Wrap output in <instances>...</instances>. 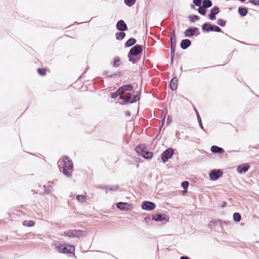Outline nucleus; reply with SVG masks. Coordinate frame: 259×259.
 Returning <instances> with one entry per match:
<instances>
[{
	"instance_id": "20e7f679",
	"label": "nucleus",
	"mask_w": 259,
	"mask_h": 259,
	"mask_svg": "<svg viewBox=\"0 0 259 259\" xmlns=\"http://www.w3.org/2000/svg\"><path fill=\"white\" fill-rule=\"evenodd\" d=\"M142 50H130L128 57L130 61L136 62L141 57Z\"/></svg>"
},
{
	"instance_id": "473e14b6",
	"label": "nucleus",
	"mask_w": 259,
	"mask_h": 259,
	"mask_svg": "<svg viewBox=\"0 0 259 259\" xmlns=\"http://www.w3.org/2000/svg\"><path fill=\"white\" fill-rule=\"evenodd\" d=\"M53 184L54 183L53 182H49L46 185H45L46 190H47V189L48 188V193H49L51 191V189H50L49 188H52Z\"/></svg>"
},
{
	"instance_id": "58836bf2",
	"label": "nucleus",
	"mask_w": 259,
	"mask_h": 259,
	"mask_svg": "<svg viewBox=\"0 0 259 259\" xmlns=\"http://www.w3.org/2000/svg\"><path fill=\"white\" fill-rule=\"evenodd\" d=\"M202 0H193V3L196 6L200 7L201 6Z\"/></svg>"
},
{
	"instance_id": "f03ea898",
	"label": "nucleus",
	"mask_w": 259,
	"mask_h": 259,
	"mask_svg": "<svg viewBox=\"0 0 259 259\" xmlns=\"http://www.w3.org/2000/svg\"><path fill=\"white\" fill-rule=\"evenodd\" d=\"M53 245L60 253L74 254L75 247L73 245L62 244L59 241H55Z\"/></svg>"
},
{
	"instance_id": "cd10ccee",
	"label": "nucleus",
	"mask_w": 259,
	"mask_h": 259,
	"mask_svg": "<svg viewBox=\"0 0 259 259\" xmlns=\"http://www.w3.org/2000/svg\"><path fill=\"white\" fill-rule=\"evenodd\" d=\"M37 72L40 75L44 76L47 74V69L46 68H38Z\"/></svg>"
},
{
	"instance_id": "6e6552de",
	"label": "nucleus",
	"mask_w": 259,
	"mask_h": 259,
	"mask_svg": "<svg viewBox=\"0 0 259 259\" xmlns=\"http://www.w3.org/2000/svg\"><path fill=\"white\" fill-rule=\"evenodd\" d=\"M199 29L197 27H192L188 28L184 32V34L186 37H189L195 34H199Z\"/></svg>"
},
{
	"instance_id": "a878e982",
	"label": "nucleus",
	"mask_w": 259,
	"mask_h": 259,
	"mask_svg": "<svg viewBox=\"0 0 259 259\" xmlns=\"http://www.w3.org/2000/svg\"><path fill=\"white\" fill-rule=\"evenodd\" d=\"M170 44H171V48L170 49H175L176 47V42L175 39V32H174V37H170Z\"/></svg>"
},
{
	"instance_id": "f8f14e48",
	"label": "nucleus",
	"mask_w": 259,
	"mask_h": 259,
	"mask_svg": "<svg viewBox=\"0 0 259 259\" xmlns=\"http://www.w3.org/2000/svg\"><path fill=\"white\" fill-rule=\"evenodd\" d=\"M219 8L215 6L212 8L210 10V14L208 16L209 18L211 20L215 19V15L219 13Z\"/></svg>"
},
{
	"instance_id": "4c0bfd02",
	"label": "nucleus",
	"mask_w": 259,
	"mask_h": 259,
	"mask_svg": "<svg viewBox=\"0 0 259 259\" xmlns=\"http://www.w3.org/2000/svg\"><path fill=\"white\" fill-rule=\"evenodd\" d=\"M189 186V183L187 181H184L182 183V186L184 189H187Z\"/></svg>"
},
{
	"instance_id": "c9c22d12",
	"label": "nucleus",
	"mask_w": 259,
	"mask_h": 259,
	"mask_svg": "<svg viewBox=\"0 0 259 259\" xmlns=\"http://www.w3.org/2000/svg\"><path fill=\"white\" fill-rule=\"evenodd\" d=\"M76 199L79 201H84L85 200V196L82 195L77 196Z\"/></svg>"
},
{
	"instance_id": "79ce46f5",
	"label": "nucleus",
	"mask_w": 259,
	"mask_h": 259,
	"mask_svg": "<svg viewBox=\"0 0 259 259\" xmlns=\"http://www.w3.org/2000/svg\"><path fill=\"white\" fill-rule=\"evenodd\" d=\"M181 259H190V258H189L188 256H182L181 257Z\"/></svg>"
},
{
	"instance_id": "9d476101",
	"label": "nucleus",
	"mask_w": 259,
	"mask_h": 259,
	"mask_svg": "<svg viewBox=\"0 0 259 259\" xmlns=\"http://www.w3.org/2000/svg\"><path fill=\"white\" fill-rule=\"evenodd\" d=\"M156 205L155 203L150 201H144L142 203V209L146 210H152L155 209Z\"/></svg>"
},
{
	"instance_id": "7c9ffc66",
	"label": "nucleus",
	"mask_w": 259,
	"mask_h": 259,
	"mask_svg": "<svg viewBox=\"0 0 259 259\" xmlns=\"http://www.w3.org/2000/svg\"><path fill=\"white\" fill-rule=\"evenodd\" d=\"M241 217L239 213L236 212V213H234L233 219L236 222H239L241 220Z\"/></svg>"
},
{
	"instance_id": "4468645a",
	"label": "nucleus",
	"mask_w": 259,
	"mask_h": 259,
	"mask_svg": "<svg viewBox=\"0 0 259 259\" xmlns=\"http://www.w3.org/2000/svg\"><path fill=\"white\" fill-rule=\"evenodd\" d=\"M133 87L131 84H127L122 86L121 88L118 89V92H120L122 94H123L126 91H131L133 90Z\"/></svg>"
},
{
	"instance_id": "ddd939ff",
	"label": "nucleus",
	"mask_w": 259,
	"mask_h": 259,
	"mask_svg": "<svg viewBox=\"0 0 259 259\" xmlns=\"http://www.w3.org/2000/svg\"><path fill=\"white\" fill-rule=\"evenodd\" d=\"M116 28L118 30L123 31L126 30L127 27L124 21L122 20H120L118 21L116 24Z\"/></svg>"
},
{
	"instance_id": "72a5a7b5",
	"label": "nucleus",
	"mask_w": 259,
	"mask_h": 259,
	"mask_svg": "<svg viewBox=\"0 0 259 259\" xmlns=\"http://www.w3.org/2000/svg\"><path fill=\"white\" fill-rule=\"evenodd\" d=\"M122 93L120 92H118V90L115 92V93H113L111 94V98L113 99L116 98L119 95H122Z\"/></svg>"
},
{
	"instance_id": "0eeeda50",
	"label": "nucleus",
	"mask_w": 259,
	"mask_h": 259,
	"mask_svg": "<svg viewBox=\"0 0 259 259\" xmlns=\"http://www.w3.org/2000/svg\"><path fill=\"white\" fill-rule=\"evenodd\" d=\"M174 153L172 148H169L164 151L161 154V159L163 162L167 161L168 159L171 157Z\"/></svg>"
},
{
	"instance_id": "6ab92c4d",
	"label": "nucleus",
	"mask_w": 259,
	"mask_h": 259,
	"mask_svg": "<svg viewBox=\"0 0 259 259\" xmlns=\"http://www.w3.org/2000/svg\"><path fill=\"white\" fill-rule=\"evenodd\" d=\"M238 12L242 17H244L247 14L248 10L245 7H240L238 8Z\"/></svg>"
},
{
	"instance_id": "9b49d317",
	"label": "nucleus",
	"mask_w": 259,
	"mask_h": 259,
	"mask_svg": "<svg viewBox=\"0 0 259 259\" xmlns=\"http://www.w3.org/2000/svg\"><path fill=\"white\" fill-rule=\"evenodd\" d=\"M116 206L120 210H130L133 208V206L126 202H120L116 204Z\"/></svg>"
},
{
	"instance_id": "c03bdc74",
	"label": "nucleus",
	"mask_w": 259,
	"mask_h": 259,
	"mask_svg": "<svg viewBox=\"0 0 259 259\" xmlns=\"http://www.w3.org/2000/svg\"><path fill=\"white\" fill-rule=\"evenodd\" d=\"M174 32H175V31H173L171 33V37L172 36L174 37Z\"/></svg>"
},
{
	"instance_id": "c756f323",
	"label": "nucleus",
	"mask_w": 259,
	"mask_h": 259,
	"mask_svg": "<svg viewBox=\"0 0 259 259\" xmlns=\"http://www.w3.org/2000/svg\"><path fill=\"white\" fill-rule=\"evenodd\" d=\"M206 8L203 6H200L198 9V13L202 15H204L206 14Z\"/></svg>"
},
{
	"instance_id": "4be33fe9",
	"label": "nucleus",
	"mask_w": 259,
	"mask_h": 259,
	"mask_svg": "<svg viewBox=\"0 0 259 259\" xmlns=\"http://www.w3.org/2000/svg\"><path fill=\"white\" fill-rule=\"evenodd\" d=\"M152 219L155 221H162L165 219L163 215L157 214L152 217Z\"/></svg>"
},
{
	"instance_id": "2f4dec72",
	"label": "nucleus",
	"mask_w": 259,
	"mask_h": 259,
	"mask_svg": "<svg viewBox=\"0 0 259 259\" xmlns=\"http://www.w3.org/2000/svg\"><path fill=\"white\" fill-rule=\"evenodd\" d=\"M124 3L127 6L131 7L135 4L136 0H124Z\"/></svg>"
},
{
	"instance_id": "a211bd4d",
	"label": "nucleus",
	"mask_w": 259,
	"mask_h": 259,
	"mask_svg": "<svg viewBox=\"0 0 259 259\" xmlns=\"http://www.w3.org/2000/svg\"><path fill=\"white\" fill-rule=\"evenodd\" d=\"M191 44V41L188 39L183 40L181 43V47L182 49H187Z\"/></svg>"
},
{
	"instance_id": "f3484780",
	"label": "nucleus",
	"mask_w": 259,
	"mask_h": 259,
	"mask_svg": "<svg viewBox=\"0 0 259 259\" xmlns=\"http://www.w3.org/2000/svg\"><path fill=\"white\" fill-rule=\"evenodd\" d=\"M249 168V165L247 164L240 165L237 168V171L239 173L245 172L248 170Z\"/></svg>"
},
{
	"instance_id": "412c9836",
	"label": "nucleus",
	"mask_w": 259,
	"mask_h": 259,
	"mask_svg": "<svg viewBox=\"0 0 259 259\" xmlns=\"http://www.w3.org/2000/svg\"><path fill=\"white\" fill-rule=\"evenodd\" d=\"M136 42V40L135 38H131L129 39L125 44V47H130L134 45Z\"/></svg>"
},
{
	"instance_id": "393cba45",
	"label": "nucleus",
	"mask_w": 259,
	"mask_h": 259,
	"mask_svg": "<svg viewBox=\"0 0 259 259\" xmlns=\"http://www.w3.org/2000/svg\"><path fill=\"white\" fill-rule=\"evenodd\" d=\"M23 225L26 227H32L35 225V222L32 221H25L23 222Z\"/></svg>"
},
{
	"instance_id": "2eb2a0df",
	"label": "nucleus",
	"mask_w": 259,
	"mask_h": 259,
	"mask_svg": "<svg viewBox=\"0 0 259 259\" xmlns=\"http://www.w3.org/2000/svg\"><path fill=\"white\" fill-rule=\"evenodd\" d=\"M136 151L139 155L142 156L146 151V150L144 145H141L136 147Z\"/></svg>"
},
{
	"instance_id": "ea45409f",
	"label": "nucleus",
	"mask_w": 259,
	"mask_h": 259,
	"mask_svg": "<svg viewBox=\"0 0 259 259\" xmlns=\"http://www.w3.org/2000/svg\"><path fill=\"white\" fill-rule=\"evenodd\" d=\"M249 2L255 5L259 4V0H249Z\"/></svg>"
},
{
	"instance_id": "5701e85b",
	"label": "nucleus",
	"mask_w": 259,
	"mask_h": 259,
	"mask_svg": "<svg viewBox=\"0 0 259 259\" xmlns=\"http://www.w3.org/2000/svg\"><path fill=\"white\" fill-rule=\"evenodd\" d=\"M212 2L210 0H203L202 1V6L206 9L211 7Z\"/></svg>"
},
{
	"instance_id": "aec40b11",
	"label": "nucleus",
	"mask_w": 259,
	"mask_h": 259,
	"mask_svg": "<svg viewBox=\"0 0 259 259\" xmlns=\"http://www.w3.org/2000/svg\"><path fill=\"white\" fill-rule=\"evenodd\" d=\"M211 151L213 153H223L224 152V150L217 146H212L211 147Z\"/></svg>"
},
{
	"instance_id": "b1692460",
	"label": "nucleus",
	"mask_w": 259,
	"mask_h": 259,
	"mask_svg": "<svg viewBox=\"0 0 259 259\" xmlns=\"http://www.w3.org/2000/svg\"><path fill=\"white\" fill-rule=\"evenodd\" d=\"M153 153L152 152L146 151L142 155L144 158L147 159H150L153 157Z\"/></svg>"
},
{
	"instance_id": "a18cd8bd",
	"label": "nucleus",
	"mask_w": 259,
	"mask_h": 259,
	"mask_svg": "<svg viewBox=\"0 0 259 259\" xmlns=\"http://www.w3.org/2000/svg\"><path fill=\"white\" fill-rule=\"evenodd\" d=\"M191 8H193V9H194V6L193 5H192L191 6Z\"/></svg>"
},
{
	"instance_id": "f704fd0d",
	"label": "nucleus",
	"mask_w": 259,
	"mask_h": 259,
	"mask_svg": "<svg viewBox=\"0 0 259 259\" xmlns=\"http://www.w3.org/2000/svg\"><path fill=\"white\" fill-rule=\"evenodd\" d=\"M217 24L221 26H224L226 24V21L223 19H219L217 20Z\"/></svg>"
},
{
	"instance_id": "a19ab883",
	"label": "nucleus",
	"mask_w": 259,
	"mask_h": 259,
	"mask_svg": "<svg viewBox=\"0 0 259 259\" xmlns=\"http://www.w3.org/2000/svg\"><path fill=\"white\" fill-rule=\"evenodd\" d=\"M132 49H143V46L139 45H136L135 46H134Z\"/></svg>"
},
{
	"instance_id": "423d86ee",
	"label": "nucleus",
	"mask_w": 259,
	"mask_h": 259,
	"mask_svg": "<svg viewBox=\"0 0 259 259\" xmlns=\"http://www.w3.org/2000/svg\"><path fill=\"white\" fill-rule=\"evenodd\" d=\"M202 29L203 30L205 31L206 32L209 31H216V32H221V29L218 26L213 25L208 23H205L203 24L202 26Z\"/></svg>"
},
{
	"instance_id": "bb28decb",
	"label": "nucleus",
	"mask_w": 259,
	"mask_h": 259,
	"mask_svg": "<svg viewBox=\"0 0 259 259\" xmlns=\"http://www.w3.org/2000/svg\"><path fill=\"white\" fill-rule=\"evenodd\" d=\"M125 36L124 32H117L116 33V38L117 39L120 40L123 39Z\"/></svg>"
},
{
	"instance_id": "7ed1b4c3",
	"label": "nucleus",
	"mask_w": 259,
	"mask_h": 259,
	"mask_svg": "<svg viewBox=\"0 0 259 259\" xmlns=\"http://www.w3.org/2000/svg\"><path fill=\"white\" fill-rule=\"evenodd\" d=\"M137 96H133L131 93H125L123 96H120L119 99L121 100V104H126L127 103H133L136 102Z\"/></svg>"
},
{
	"instance_id": "37998d69",
	"label": "nucleus",
	"mask_w": 259,
	"mask_h": 259,
	"mask_svg": "<svg viewBox=\"0 0 259 259\" xmlns=\"http://www.w3.org/2000/svg\"><path fill=\"white\" fill-rule=\"evenodd\" d=\"M174 52H175V50H171V54L172 55V58L174 57Z\"/></svg>"
},
{
	"instance_id": "f257e3e1",
	"label": "nucleus",
	"mask_w": 259,
	"mask_h": 259,
	"mask_svg": "<svg viewBox=\"0 0 259 259\" xmlns=\"http://www.w3.org/2000/svg\"><path fill=\"white\" fill-rule=\"evenodd\" d=\"M60 170H62L63 174L67 176H70L71 170L73 169V164L72 160L67 156H64L60 159L58 162Z\"/></svg>"
},
{
	"instance_id": "e433bc0d",
	"label": "nucleus",
	"mask_w": 259,
	"mask_h": 259,
	"mask_svg": "<svg viewBox=\"0 0 259 259\" xmlns=\"http://www.w3.org/2000/svg\"><path fill=\"white\" fill-rule=\"evenodd\" d=\"M189 18L192 22L198 20V17L196 15L190 16Z\"/></svg>"
},
{
	"instance_id": "39448f33",
	"label": "nucleus",
	"mask_w": 259,
	"mask_h": 259,
	"mask_svg": "<svg viewBox=\"0 0 259 259\" xmlns=\"http://www.w3.org/2000/svg\"><path fill=\"white\" fill-rule=\"evenodd\" d=\"M64 234L69 237L79 238L85 235V232L82 230H70L64 233Z\"/></svg>"
},
{
	"instance_id": "dca6fc26",
	"label": "nucleus",
	"mask_w": 259,
	"mask_h": 259,
	"mask_svg": "<svg viewBox=\"0 0 259 259\" xmlns=\"http://www.w3.org/2000/svg\"><path fill=\"white\" fill-rule=\"evenodd\" d=\"M169 86L172 91L177 90L178 87V79L176 77H174L171 79Z\"/></svg>"
},
{
	"instance_id": "c85d7f7f",
	"label": "nucleus",
	"mask_w": 259,
	"mask_h": 259,
	"mask_svg": "<svg viewBox=\"0 0 259 259\" xmlns=\"http://www.w3.org/2000/svg\"><path fill=\"white\" fill-rule=\"evenodd\" d=\"M120 60L119 58L117 57L114 58L113 61V65L115 67H117L120 65Z\"/></svg>"
},
{
	"instance_id": "1a4fd4ad",
	"label": "nucleus",
	"mask_w": 259,
	"mask_h": 259,
	"mask_svg": "<svg viewBox=\"0 0 259 259\" xmlns=\"http://www.w3.org/2000/svg\"><path fill=\"white\" fill-rule=\"evenodd\" d=\"M223 175V172L220 169L213 170L209 174L211 180L215 181Z\"/></svg>"
}]
</instances>
